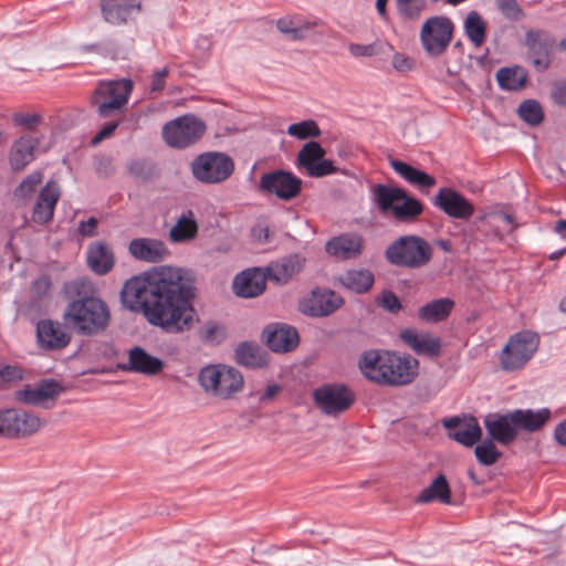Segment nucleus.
Masks as SVG:
<instances>
[{
    "label": "nucleus",
    "mask_w": 566,
    "mask_h": 566,
    "mask_svg": "<svg viewBox=\"0 0 566 566\" xmlns=\"http://www.w3.org/2000/svg\"><path fill=\"white\" fill-rule=\"evenodd\" d=\"M199 231L198 222L192 210L184 211L177 219L176 224L169 231V238L175 243L191 241L197 238Z\"/></svg>",
    "instance_id": "e433bc0d"
},
{
    "label": "nucleus",
    "mask_w": 566,
    "mask_h": 566,
    "mask_svg": "<svg viewBox=\"0 0 566 566\" xmlns=\"http://www.w3.org/2000/svg\"><path fill=\"white\" fill-rule=\"evenodd\" d=\"M441 423L448 430V437L458 443L470 448L482 438V429L475 417L463 420L459 416L443 418Z\"/></svg>",
    "instance_id": "6ab92c4d"
},
{
    "label": "nucleus",
    "mask_w": 566,
    "mask_h": 566,
    "mask_svg": "<svg viewBox=\"0 0 566 566\" xmlns=\"http://www.w3.org/2000/svg\"><path fill=\"white\" fill-rule=\"evenodd\" d=\"M0 378L6 381H15L23 378L22 370L15 366L7 365L0 369Z\"/></svg>",
    "instance_id": "bf43d9fd"
},
{
    "label": "nucleus",
    "mask_w": 566,
    "mask_h": 566,
    "mask_svg": "<svg viewBox=\"0 0 566 566\" xmlns=\"http://www.w3.org/2000/svg\"><path fill=\"white\" fill-rule=\"evenodd\" d=\"M233 170V159L221 151L202 153L191 163L193 177H230Z\"/></svg>",
    "instance_id": "dca6fc26"
},
{
    "label": "nucleus",
    "mask_w": 566,
    "mask_h": 566,
    "mask_svg": "<svg viewBox=\"0 0 566 566\" xmlns=\"http://www.w3.org/2000/svg\"><path fill=\"white\" fill-rule=\"evenodd\" d=\"M554 44L553 36L543 30H528L525 33L528 59L538 71H545L549 66Z\"/></svg>",
    "instance_id": "aec40b11"
},
{
    "label": "nucleus",
    "mask_w": 566,
    "mask_h": 566,
    "mask_svg": "<svg viewBox=\"0 0 566 566\" xmlns=\"http://www.w3.org/2000/svg\"><path fill=\"white\" fill-rule=\"evenodd\" d=\"M454 33V23L447 15L428 18L420 29V43L430 57L441 56L449 48Z\"/></svg>",
    "instance_id": "1a4fd4ad"
},
{
    "label": "nucleus",
    "mask_w": 566,
    "mask_h": 566,
    "mask_svg": "<svg viewBox=\"0 0 566 566\" xmlns=\"http://www.w3.org/2000/svg\"><path fill=\"white\" fill-rule=\"evenodd\" d=\"M86 259L91 270L98 275H105L111 272L115 263L112 250L102 241L88 245Z\"/></svg>",
    "instance_id": "7c9ffc66"
},
{
    "label": "nucleus",
    "mask_w": 566,
    "mask_h": 566,
    "mask_svg": "<svg viewBox=\"0 0 566 566\" xmlns=\"http://www.w3.org/2000/svg\"><path fill=\"white\" fill-rule=\"evenodd\" d=\"M97 219L94 217L88 218L86 221H82L78 226V232L83 237H93L97 227Z\"/></svg>",
    "instance_id": "0e129e2a"
},
{
    "label": "nucleus",
    "mask_w": 566,
    "mask_h": 566,
    "mask_svg": "<svg viewBox=\"0 0 566 566\" xmlns=\"http://www.w3.org/2000/svg\"><path fill=\"white\" fill-rule=\"evenodd\" d=\"M358 367L369 381L381 386H406L418 376V360L409 355L400 356L394 350H365Z\"/></svg>",
    "instance_id": "f03ea898"
},
{
    "label": "nucleus",
    "mask_w": 566,
    "mask_h": 566,
    "mask_svg": "<svg viewBox=\"0 0 566 566\" xmlns=\"http://www.w3.org/2000/svg\"><path fill=\"white\" fill-rule=\"evenodd\" d=\"M196 276L181 268L159 266L127 280L123 302L167 334L189 332L199 322L193 302Z\"/></svg>",
    "instance_id": "f257e3e1"
},
{
    "label": "nucleus",
    "mask_w": 566,
    "mask_h": 566,
    "mask_svg": "<svg viewBox=\"0 0 566 566\" xmlns=\"http://www.w3.org/2000/svg\"><path fill=\"white\" fill-rule=\"evenodd\" d=\"M364 249V239L358 234L344 233L333 237L325 244L327 254L339 259L350 260L361 254Z\"/></svg>",
    "instance_id": "c756f323"
},
{
    "label": "nucleus",
    "mask_w": 566,
    "mask_h": 566,
    "mask_svg": "<svg viewBox=\"0 0 566 566\" xmlns=\"http://www.w3.org/2000/svg\"><path fill=\"white\" fill-rule=\"evenodd\" d=\"M517 114L530 126H537L544 119L543 108L536 99L523 101L517 108Z\"/></svg>",
    "instance_id": "c03bdc74"
},
{
    "label": "nucleus",
    "mask_w": 566,
    "mask_h": 566,
    "mask_svg": "<svg viewBox=\"0 0 566 566\" xmlns=\"http://www.w3.org/2000/svg\"><path fill=\"white\" fill-rule=\"evenodd\" d=\"M387 2L388 0H376V10L382 21L388 20Z\"/></svg>",
    "instance_id": "774afa93"
},
{
    "label": "nucleus",
    "mask_w": 566,
    "mask_h": 566,
    "mask_svg": "<svg viewBox=\"0 0 566 566\" xmlns=\"http://www.w3.org/2000/svg\"><path fill=\"white\" fill-rule=\"evenodd\" d=\"M199 338L207 344L217 345L226 338V329L216 322H206L198 332Z\"/></svg>",
    "instance_id": "09e8293b"
},
{
    "label": "nucleus",
    "mask_w": 566,
    "mask_h": 566,
    "mask_svg": "<svg viewBox=\"0 0 566 566\" xmlns=\"http://www.w3.org/2000/svg\"><path fill=\"white\" fill-rule=\"evenodd\" d=\"M454 305V301L449 297L433 300L419 307L418 318L426 324L443 322L449 317Z\"/></svg>",
    "instance_id": "473e14b6"
},
{
    "label": "nucleus",
    "mask_w": 566,
    "mask_h": 566,
    "mask_svg": "<svg viewBox=\"0 0 566 566\" xmlns=\"http://www.w3.org/2000/svg\"><path fill=\"white\" fill-rule=\"evenodd\" d=\"M343 304L344 298L333 290L315 287L300 302L298 310L310 317H326L340 308Z\"/></svg>",
    "instance_id": "2eb2a0df"
},
{
    "label": "nucleus",
    "mask_w": 566,
    "mask_h": 566,
    "mask_svg": "<svg viewBox=\"0 0 566 566\" xmlns=\"http://www.w3.org/2000/svg\"><path fill=\"white\" fill-rule=\"evenodd\" d=\"M198 382L206 394L223 400L231 399L244 386L242 374L223 364L202 367L198 374Z\"/></svg>",
    "instance_id": "39448f33"
},
{
    "label": "nucleus",
    "mask_w": 566,
    "mask_h": 566,
    "mask_svg": "<svg viewBox=\"0 0 566 566\" xmlns=\"http://www.w3.org/2000/svg\"><path fill=\"white\" fill-rule=\"evenodd\" d=\"M63 391L62 385L55 379H43L36 387L27 386L15 392L19 402L32 406H41L48 400H55Z\"/></svg>",
    "instance_id": "a878e982"
},
{
    "label": "nucleus",
    "mask_w": 566,
    "mask_h": 566,
    "mask_svg": "<svg viewBox=\"0 0 566 566\" xmlns=\"http://www.w3.org/2000/svg\"><path fill=\"white\" fill-rule=\"evenodd\" d=\"M388 161L395 172L400 175V177H431L426 171L413 168L412 166L390 156L388 157Z\"/></svg>",
    "instance_id": "3c124183"
},
{
    "label": "nucleus",
    "mask_w": 566,
    "mask_h": 566,
    "mask_svg": "<svg viewBox=\"0 0 566 566\" xmlns=\"http://www.w3.org/2000/svg\"><path fill=\"white\" fill-rule=\"evenodd\" d=\"M527 72L521 66L502 67L496 72L499 86L505 91H518L525 86Z\"/></svg>",
    "instance_id": "79ce46f5"
},
{
    "label": "nucleus",
    "mask_w": 566,
    "mask_h": 566,
    "mask_svg": "<svg viewBox=\"0 0 566 566\" xmlns=\"http://www.w3.org/2000/svg\"><path fill=\"white\" fill-rule=\"evenodd\" d=\"M375 276L368 269H350L339 277V283L347 290L364 294L374 285Z\"/></svg>",
    "instance_id": "c9c22d12"
},
{
    "label": "nucleus",
    "mask_w": 566,
    "mask_h": 566,
    "mask_svg": "<svg viewBox=\"0 0 566 566\" xmlns=\"http://www.w3.org/2000/svg\"><path fill=\"white\" fill-rule=\"evenodd\" d=\"M50 148L49 143H44L41 134L32 132L22 135L11 146L9 153V163L13 171L19 172L28 166L38 154H43Z\"/></svg>",
    "instance_id": "4468645a"
},
{
    "label": "nucleus",
    "mask_w": 566,
    "mask_h": 566,
    "mask_svg": "<svg viewBox=\"0 0 566 566\" xmlns=\"http://www.w3.org/2000/svg\"><path fill=\"white\" fill-rule=\"evenodd\" d=\"M474 454L476 460L485 467L493 465L502 457V452L496 449L491 439L478 444Z\"/></svg>",
    "instance_id": "49530a36"
},
{
    "label": "nucleus",
    "mask_w": 566,
    "mask_h": 566,
    "mask_svg": "<svg viewBox=\"0 0 566 566\" xmlns=\"http://www.w3.org/2000/svg\"><path fill=\"white\" fill-rule=\"evenodd\" d=\"M398 17L405 22H417L428 8L427 0H395Z\"/></svg>",
    "instance_id": "37998d69"
},
{
    "label": "nucleus",
    "mask_w": 566,
    "mask_h": 566,
    "mask_svg": "<svg viewBox=\"0 0 566 566\" xmlns=\"http://www.w3.org/2000/svg\"><path fill=\"white\" fill-rule=\"evenodd\" d=\"M377 195L380 208L391 211L399 222H413L423 212L422 202L402 189L379 185Z\"/></svg>",
    "instance_id": "9d476101"
},
{
    "label": "nucleus",
    "mask_w": 566,
    "mask_h": 566,
    "mask_svg": "<svg viewBox=\"0 0 566 566\" xmlns=\"http://www.w3.org/2000/svg\"><path fill=\"white\" fill-rule=\"evenodd\" d=\"M432 254L431 244L424 238L416 234L399 237L385 251L386 260L391 265L410 270L426 266L431 261Z\"/></svg>",
    "instance_id": "20e7f679"
},
{
    "label": "nucleus",
    "mask_w": 566,
    "mask_h": 566,
    "mask_svg": "<svg viewBox=\"0 0 566 566\" xmlns=\"http://www.w3.org/2000/svg\"><path fill=\"white\" fill-rule=\"evenodd\" d=\"M376 304L385 312L396 315L402 310V303L394 291L382 290L376 297Z\"/></svg>",
    "instance_id": "8fccbe9b"
},
{
    "label": "nucleus",
    "mask_w": 566,
    "mask_h": 566,
    "mask_svg": "<svg viewBox=\"0 0 566 566\" xmlns=\"http://www.w3.org/2000/svg\"><path fill=\"white\" fill-rule=\"evenodd\" d=\"M539 337L531 331H522L512 335L502 349L500 361L505 371L522 368L536 353Z\"/></svg>",
    "instance_id": "9b49d317"
},
{
    "label": "nucleus",
    "mask_w": 566,
    "mask_h": 566,
    "mask_svg": "<svg viewBox=\"0 0 566 566\" xmlns=\"http://www.w3.org/2000/svg\"><path fill=\"white\" fill-rule=\"evenodd\" d=\"M304 262L305 259L302 255L291 254L268 269L269 277L277 283L285 284L302 270Z\"/></svg>",
    "instance_id": "4c0bfd02"
},
{
    "label": "nucleus",
    "mask_w": 566,
    "mask_h": 566,
    "mask_svg": "<svg viewBox=\"0 0 566 566\" xmlns=\"http://www.w3.org/2000/svg\"><path fill=\"white\" fill-rule=\"evenodd\" d=\"M266 286V275L259 268H251L234 276L232 289L235 295L252 298L263 293Z\"/></svg>",
    "instance_id": "bb28decb"
},
{
    "label": "nucleus",
    "mask_w": 566,
    "mask_h": 566,
    "mask_svg": "<svg viewBox=\"0 0 566 566\" xmlns=\"http://www.w3.org/2000/svg\"><path fill=\"white\" fill-rule=\"evenodd\" d=\"M133 91L129 78L99 82L93 91L90 103L102 118L123 114Z\"/></svg>",
    "instance_id": "423d86ee"
},
{
    "label": "nucleus",
    "mask_w": 566,
    "mask_h": 566,
    "mask_svg": "<svg viewBox=\"0 0 566 566\" xmlns=\"http://www.w3.org/2000/svg\"><path fill=\"white\" fill-rule=\"evenodd\" d=\"M432 205L448 217L463 221H468L475 211L473 203L451 187L440 188Z\"/></svg>",
    "instance_id": "f3484780"
},
{
    "label": "nucleus",
    "mask_w": 566,
    "mask_h": 566,
    "mask_svg": "<svg viewBox=\"0 0 566 566\" xmlns=\"http://www.w3.org/2000/svg\"><path fill=\"white\" fill-rule=\"evenodd\" d=\"M551 98L556 105L566 108V81L553 83Z\"/></svg>",
    "instance_id": "4d7b16f0"
},
{
    "label": "nucleus",
    "mask_w": 566,
    "mask_h": 566,
    "mask_svg": "<svg viewBox=\"0 0 566 566\" xmlns=\"http://www.w3.org/2000/svg\"><path fill=\"white\" fill-rule=\"evenodd\" d=\"M262 339L273 353H289L300 343L297 329L286 323H271L262 331Z\"/></svg>",
    "instance_id": "a211bd4d"
},
{
    "label": "nucleus",
    "mask_w": 566,
    "mask_h": 566,
    "mask_svg": "<svg viewBox=\"0 0 566 566\" xmlns=\"http://www.w3.org/2000/svg\"><path fill=\"white\" fill-rule=\"evenodd\" d=\"M492 216H494V217L501 219L502 221H504L505 223L510 224L511 226L510 232L514 231L518 227V224L515 221L514 216L511 213H507L504 211H499V212L492 213Z\"/></svg>",
    "instance_id": "338daca9"
},
{
    "label": "nucleus",
    "mask_w": 566,
    "mask_h": 566,
    "mask_svg": "<svg viewBox=\"0 0 566 566\" xmlns=\"http://www.w3.org/2000/svg\"><path fill=\"white\" fill-rule=\"evenodd\" d=\"M234 358L244 367L261 368L268 365V354L255 342H241L234 350Z\"/></svg>",
    "instance_id": "72a5a7b5"
},
{
    "label": "nucleus",
    "mask_w": 566,
    "mask_h": 566,
    "mask_svg": "<svg viewBox=\"0 0 566 566\" xmlns=\"http://www.w3.org/2000/svg\"><path fill=\"white\" fill-rule=\"evenodd\" d=\"M206 123L193 114H186L167 122L161 130L165 143L176 149L197 144L206 134Z\"/></svg>",
    "instance_id": "6e6552de"
},
{
    "label": "nucleus",
    "mask_w": 566,
    "mask_h": 566,
    "mask_svg": "<svg viewBox=\"0 0 566 566\" xmlns=\"http://www.w3.org/2000/svg\"><path fill=\"white\" fill-rule=\"evenodd\" d=\"M165 363L159 357L150 355L145 348L134 346L128 350V360L120 365L122 370L155 376L163 371Z\"/></svg>",
    "instance_id": "393cba45"
},
{
    "label": "nucleus",
    "mask_w": 566,
    "mask_h": 566,
    "mask_svg": "<svg viewBox=\"0 0 566 566\" xmlns=\"http://www.w3.org/2000/svg\"><path fill=\"white\" fill-rule=\"evenodd\" d=\"M513 421L516 429L526 432H535L544 427L551 419L552 412L548 408L533 409H515L512 410Z\"/></svg>",
    "instance_id": "2f4dec72"
},
{
    "label": "nucleus",
    "mask_w": 566,
    "mask_h": 566,
    "mask_svg": "<svg viewBox=\"0 0 566 566\" xmlns=\"http://www.w3.org/2000/svg\"><path fill=\"white\" fill-rule=\"evenodd\" d=\"M392 66L399 72L411 70L413 61L402 53H395L392 56Z\"/></svg>",
    "instance_id": "680f3d73"
},
{
    "label": "nucleus",
    "mask_w": 566,
    "mask_h": 566,
    "mask_svg": "<svg viewBox=\"0 0 566 566\" xmlns=\"http://www.w3.org/2000/svg\"><path fill=\"white\" fill-rule=\"evenodd\" d=\"M118 127V122H109L107 123L93 138H92V145L96 146L102 140L111 137L116 128Z\"/></svg>",
    "instance_id": "052dcab7"
},
{
    "label": "nucleus",
    "mask_w": 566,
    "mask_h": 566,
    "mask_svg": "<svg viewBox=\"0 0 566 566\" xmlns=\"http://www.w3.org/2000/svg\"><path fill=\"white\" fill-rule=\"evenodd\" d=\"M142 11V0H101V12L112 25L126 24Z\"/></svg>",
    "instance_id": "b1692460"
},
{
    "label": "nucleus",
    "mask_w": 566,
    "mask_h": 566,
    "mask_svg": "<svg viewBox=\"0 0 566 566\" xmlns=\"http://www.w3.org/2000/svg\"><path fill=\"white\" fill-rule=\"evenodd\" d=\"M463 28L468 39L476 48L484 43L486 38L488 23L478 11L472 10L467 14Z\"/></svg>",
    "instance_id": "a19ab883"
},
{
    "label": "nucleus",
    "mask_w": 566,
    "mask_h": 566,
    "mask_svg": "<svg viewBox=\"0 0 566 566\" xmlns=\"http://www.w3.org/2000/svg\"><path fill=\"white\" fill-rule=\"evenodd\" d=\"M554 437L558 444L566 446V419L555 427Z\"/></svg>",
    "instance_id": "69168bd1"
},
{
    "label": "nucleus",
    "mask_w": 566,
    "mask_h": 566,
    "mask_svg": "<svg viewBox=\"0 0 566 566\" xmlns=\"http://www.w3.org/2000/svg\"><path fill=\"white\" fill-rule=\"evenodd\" d=\"M295 165L301 172L308 177H325L335 174L355 177L356 175L337 166L333 159L326 156V149L316 140H310L301 147Z\"/></svg>",
    "instance_id": "0eeeda50"
},
{
    "label": "nucleus",
    "mask_w": 566,
    "mask_h": 566,
    "mask_svg": "<svg viewBox=\"0 0 566 566\" xmlns=\"http://www.w3.org/2000/svg\"><path fill=\"white\" fill-rule=\"evenodd\" d=\"M314 405L322 413L337 417L347 411L355 402V394L343 382L323 384L312 394Z\"/></svg>",
    "instance_id": "f8f14e48"
},
{
    "label": "nucleus",
    "mask_w": 566,
    "mask_h": 566,
    "mask_svg": "<svg viewBox=\"0 0 566 566\" xmlns=\"http://www.w3.org/2000/svg\"><path fill=\"white\" fill-rule=\"evenodd\" d=\"M61 191L54 179H50L41 189L32 211V220L38 224H46L53 219L55 206Z\"/></svg>",
    "instance_id": "cd10ccee"
},
{
    "label": "nucleus",
    "mask_w": 566,
    "mask_h": 566,
    "mask_svg": "<svg viewBox=\"0 0 566 566\" xmlns=\"http://www.w3.org/2000/svg\"><path fill=\"white\" fill-rule=\"evenodd\" d=\"M41 179H22L21 184L14 190V197L18 199L27 200L36 190V184Z\"/></svg>",
    "instance_id": "5fc2aeb1"
},
{
    "label": "nucleus",
    "mask_w": 566,
    "mask_h": 566,
    "mask_svg": "<svg viewBox=\"0 0 566 566\" xmlns=\"http://www.w3.org/2000/svg\"><path fill=\"white\" fill-rule=\"evenodd\" d=\"M276 29L286 39L291 41H302L306 38V32L314 24L303 19L301 15H285L276 20Z\"/></svg>",
    "instance_id": "58836bf2"
},
{
    "label": "nucleus",
    "mask_w": 566,
    "mask_h": 566,
    "mask_svg": "<svg viewBox=\"0 0 566 566\" xmlns=\"http://www.w3.org/2000/svg\"><path fill=\"white\" fill-rule=\"evenodd\" d=\"M266 164L265 160L255 163L251 168V175L259 174L260 177H295L293 172L283 169L266 170L264 169Z\"/></svg>",
    "instance_id": "864d4df0"
},
{
    "label": "nucleus",
    "mask_w": 566,
    "mask_h": 566,
    "mask_svg": "<svg viewBox=\"0 0 566 566\" xmlns=\"http://www.w3.org/2000/svg\"><path fill=\"white\" fill-rule=\"evenodd\" d=\"M128 252L134 259L149 263L163 262L169 255L166 244L154 238L133 239Z\"/></svg>",
    "instance_id": "c85d7f7f"
},
{
    "label": "nucleus",
    "mask_w": 566,
    "mask_h": 566,
    "mask_svg": "<svg viewBox=\"0 0 566 566\" xmlns=\"http://www.w3.org/2000/svg\"><path fill=\"white\" fill-rule=\"evenodd\" d=\"M51 280L46 275L38 277L32 284V292L38 297H42L50 292Z\"/></svg>",
    "instance_id": "13d9d810"
},
{
    "label": "nucleus",
    "mask_w": 566,
    "mask_h": 566,
    "mask_svg": "<svg viewBox=\"0 0 566 566\" xmlns=\"http://www.w3.org/2000/svg\"><path fill=\"white\" fill-rule=\"evenodd\" d=\"M502 17L511 22H518L525 18V11L517 0H494Z\"/></svg>",
    "instance_id": "de8ad7c7"
},
{
    "label": "nucleus",
    "mask_w": 566,
    "mask_h": 566,
    "mask_svg": "<svg viewBox=\"0 0 566 566\" xmlns=\"http://www.w3.org/2000/svg\"><path fill=\"white\" fill-rule=\"evenodd\" d=\"M168 69L164 67L163 70L156 72L153 75L151 83H150V92L151 93H160L164 90L165 86V78L168 75Z\"/></svg>",
    "instance_id": "e2e57ef3"
},
{
    "label": "nucleus",
    "mask_w": 566,
    "mask_h": 566,
    "mask_svg": "<svg viewBox=\"0 0 566 566\" xmlns=\"http://www.w3.org/2000/svg\"><path fill=\"white\" fill-rule=\"evenodd\" d=\"M86 282L82 279L72 281L67 289L76 296L63 312L66 326L76 334L91 336L103 332L109 322L107 304L96 296L85 294Z\"/></svg>",
    "instance_id": "7ed1b4c3"
},
{
    "label": "nucleus",
    "mask_w": 566,
    "mask_h": 566,
    "mask_svg": "<svg viewBox=\"0 0 566 566\" xmlns=\"http://www.w3.org/2000/svg\"><path fill=\"white\" fill-rule=\"evenodd\" d=\"M350 54L355 57L373 56L379 53L378 44H357L353 43L348 48Z\"/></svg>",
    "instance_id": "6e6d98bb"
},
{
    "label": "nucleus",
    "mask_w": 566,
    "mask_h": 566,
    "mask_svg": "<svg viewBox=\"0 0 566 566\" xmlns=\"http://www.w3.org/2000/svg\"><path fill=\"white\" fill-rule=\"evenodd\" d=\"M35 332L38 346L43 350H61L71 343V335L57 321L40 319Z\"/></svg>",
    "instance_id": "4be33fe9"
},
{
    "label": "nucleus",
    "mask_w": 566,
    "mask_h": 566,
    "mask_svg": "<svg viewBox=\"0 0 566 566\" xmlns=\"http://www.w3.org/2000/svg\"><path fill=\"white\" fill-rule=\"evenodd\" d=\"M399 337L419 356L438 358L441 355V338L429 332L418 333L413 328H405L400 332Z\"/></svg>",
    "instance_id": "5701e85b"
},
{
    "label": "nucleus",
    "mask_w": 566,
    "mask_h": 566,
    "mask_svg": "<svg viewBox=\"0 0 566 566\" xmlns=\"http://www.w3.org/2000/svg\"><path fill=\"white\" fill-rule=\"evenodd\" d=\"M302 179H261L259 190L274 193L279 199L290 200L301 192Z\"/></svg>",
    "instance_id": "f704fd0d"
},
{
    "label": "nucleus",
    "mask_w": 566,
    "mask_h": 566,
    "mask_svg": "<svg viewBox=\"0 0 566 566\" xmlns=\"http://www.w3.org/2000/svg\"><path fill=\"white\" fill-rule=\"evenodd\" d=\"M512 411L506 413L490 412L484 416L483 423L491 440L509 446L517 438V429Z\"/></svg>",
    "instance_id": "412c9836"
},
{
    "label": "nucleus",
    "mask_w": 566,
    "mask_h": 566,
    "mask_svg": "<svg viewBox=\"0 0 566 566\" xmlns=\"http://www.w3.org/2000/svg\"><path fill=\"white\" fill-rule=\"evenodd\" d=\"M41 427V419L23 409L0 410V437L17 439L34 434Z\"/></svg>",
    "instance_id": "ddd939ff"
},
{
    "label": "nucleus",
    "mask_w": 566,
    "mask_h": 566,
    "mask_svg": "<svg viewBox=\"0 0 566 566\" xmlns=\"http://www.w3.org/2000/svg\"><path fill=\"white\" fill-rule=\"evenodd\" d=\"M12 120L17 126L33 130L40 124L41 116L39 114L14 113Z\"/></svg>",
    "instance_id": "603ef678"
},
{
    "label": "nucleus",
    "mask_w": 566,
    "mask_h": 566,
    "mask_svg": "<svg viewBox=\"0 0 566 566\" xmlns=\"http://www.w3.org/2000/svg\"><path fill=\"white\" fill-rule=\"evenodd\" d=\"M433 501H439L443 504L451 503V490L447 478L439 474L432 483L423 489L417 496L416 502L426 504Z\"/></svg>",
    "instance_id": "ea45409f"
},
{
    "label": "nucleus",
    "mask_w": 566,
    "mask_h": 566,
    "mask_svg": "<svg viewBox=\"0 0 566 566\" xmlns=\"http://www.w3.org/2000/svg\"><path fill=\"white\" fill-rule=\"evenodd\" d=\"M287 134L297 139L305 140L308 138H318L322 132L314 119H306L291 124L287 127Z\"/></svg>",
    "instance_id": "a18cd8bd"
}]
</instances>
